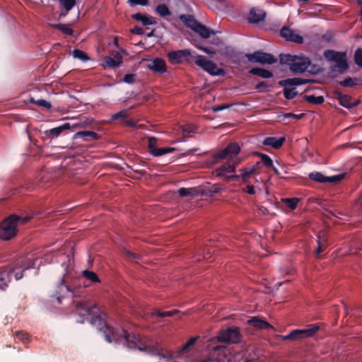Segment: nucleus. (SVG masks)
<instances>
[{
    "instance_id": "1",
    "label": "nucleus",
    "mask_w": 362,
    "mask_h": 362,
    "mask_svg": "<svg viewBox=\"0 0 362 362\" xmlns=\"http://www.w3.org/2000/svg\"><path fill=\"white\" fill-rule=\"evenodd\" d=\"M78 310H83L88 315L91 316V323L97 325L99 329L102 330L105 328L103 334L105 340L109 342H115L117 344H122L123 346L129 349H139L144 351L153 356H158L161 358L165 359L166 362L170 361V353L160 347L158 344L155 346L145 345L141 341L139 335L131 334L124 329H118L110 327L105 320L98 315L99 308L96 305L88 306L83 303H78L76 305Z\"/></svg>"
},
{
    "instance_id": "2",
    "label": "nucleus",
    "mask_w": 362,
    "mask_h": 362,
    "mask_svg": "<svg viewBox=\"0 0 362 362\" xmlns=\"http://www.w3.org/2000/svg\"><path fill=\"white\" fill-rule=\"evenodd\" d=\"M240 151V146L237 142H232L228 144L224 148L220 149L214 154L216 160L228 159L227 162L215 170L214 174L218 177L223 178L227 182L237 181L240 175L231 174L235 171V168L240 164V160L237 155Z\"/></svg>"
},
{
    "instance_id": "3",
    "label": "nucleus",
    "mask_w": 362,
    "mask_h": 362,
    "mask_svg": "<svg viewBox=\"0 0 362 362\" xmlns=\"http://www.w3.org/2000/svg\"><path fill=\"white\" fill-rule=\"evenodd\" d=\"M34 265L30 259L21 257L16 259L11 264L0 268V291H5L11 281V276L13 274L16 280L23 278V272Z\"/></svg>"
},
{
    "instance_id": "4",
    "label": "nucleus",
    "mask_w": 362,
    "mask_h": 362,
    "mask_svg": "<svg viewBox=\"0 0 362 362\" xmlns=\"http://www.w3.org/2000/svg\"><path fill=\"white\" fill-rule=\"evenodd\" d=\"M62 267H64L65 273L63 274L61 282L57 285L54 293L52 295V296L56 297L59 303H61L62 299L69 293L75 296L77 293V286H80V282L76 284L75 281H69L71 267L65 263L62 264Z\"/></svg>"
},
{
    "instance_id": "5",
    "label": "nucleus",
    "mask_w": 362,
    "mask_h": 362,
    "mask_svg": "<svg viewBox=\"0 0 362 362\" xmlns=\"http://www.w3.org/2000/svg\"><path fill=\"white\" fill-rule=\"evenodd\" d=\"M30 217H21L12 214L6 218L0 224V239L9 240L16 235V228L18 223H25L28 222Z\"/></svg>"
},
{
    "instance_id": "6",
    "label": "nucleus",
    "mask_w": 362,
    "mask_h": 362,
    "mask_svg": "<svg viewBox=\"0 0 362 362\" xmlns=\"http://www.w3.org/2000/svg\"><path fill=\"white\" fill-rule=\"evenodd\" d=\"M279 61L281 64H286L295 74H302L307 71L311 64L310 59L305 56H296L289 54H281L279 56Z\"/></svg>"
},
{
    "instance_id": "7",
    "label": "nucleus",
    "mask_w": 362,
    "mask_h": 362,
    "mask_svg": "<svg viewBox=\"0 0 362 362\" xmlns=\"http://www.w3.org/2000/svg\"><path fill=\"white\" fill-rule=\"evenodd\" d=\"M324 56L328 61L335 62L334 65L331 67L332 72L343 74L349 69V66L346 52L327 49L324 52Z\"/></svg>"
},
{
    "instance_id": "8",
    "label": "nucleus",
    "mask_w": 362,
    "mask_h": 362,
    "mask_svg": "<svg viewBox=\"0 0 362 362\" xmlns=\"http://www.w3.org/2000/svg\"><path fill=\"white\" fill-rule=\"evenodd\" d=\"M320 329L317 324H310L305 329H296L288 334L281 336L284 341H300L313 337Z\"/></svg>"
},
{
    "instance_id": "9",
    "label": "nucleus",
    "mask_w": 362,
    "mask_h": 362,
    "mask_svg": "<svg viewBox=\"0 0 362 362\" xmlns=\"http://www.w3.org/2000/svg\"><path fill=\"white\" fill-rule=\"evenodd\" d=\"M199 362H233L230 351L225 345H217L209 353L206 358Z\"/></svg>"
},
{
    "instance_id": "10",
    "label": "nucleus",
    "mask_w": 362,
    "mask_h": 362,
    "mask_svg": "<svg viewBox=\"0 0 362 362\" xmlns=\"http://www.w3.org/2000/svg\"><path fill=\"white\" fill-rule=\"evenodd\" d=\"M241 337L240 329L237 327H231L220 332L216 337L211 339V341H217L235 344L240 341Z\"/></svg>"
},
{
    "instance_id": "11",
    "label": "nucleus",
    "mask_w": 362,
    "mask_h": 362,
    "mask_svg": "<svg viewBox=\"0 0 362 362\" xmlns=\"http://www.w3.org/2000/svg\"><path fill=\"white\" fill-rule=\"evenodd\" d=\"M195 64L203 70L212 76H224L225 71L223 69L217 67L216 64L207 59L205 56L198 55L195 60Z\"/></svg>"
},
{
    "instance_id": "12",
    "label": "nucleus",
    "mask_w": 362,
    "mask_h": 362,
    "mask_svg": "<svg viewBox=\"0 0 362 362\" xmlns=\"http://www.w3.org/2000/svg\"><path fill=\"white\" fill-rule=\"evenodd\" d=\"M169 62L173 64H179L183 62H189L191 52L189 49L170 51L167 54Z\"/></svg>"
},
{
    "instance_id": "13",
    "label": "nucleus",
    "mask_w": 362,
    "mask_h": 362,
    "mask_svg": "<svg viewBox=\"0 0 362 362\" xmlns=\"http://www.w3.org/2000/svg\"><path fill=\"white\" fill-rule=\"evenodd\" d=\"M280 36L289 42L298 44H302L303 42V38L302 36L296 34L294 30L286 26L281 29Z\"/></svg>"
},
{
    "instance_id": "14",
    "label": "nucleus",
    "mask_w": 362,
    "mask_h": 362,
    "mask_svg": "<svg viewBox=\"0 0 362 362\" xmlns=\"http://www.w3.org/2000/svg\"><path fill=\"white\" fill-rule=\"evenodd\" d=\"M334 97L339 100V104L348 109L356 107V103H351V97L348 95L342 94L339 90H335Z\"/></svg>"
},
{
    "instance_id": "15",
    "label": "nucleus",
    "mask_w": 362,
    "mask_h": 362,
    "mask_svg": "<svg viewBox=\"0 0 362 362\" xmlns=\"http://www.w3.org/2000/svg\"><path fill=\"white\" fill-rule=\"evenodd\" d=\"M266 12L263 10L256 8L250 9L247 20L251 23H259L264 21L266 18Z\"/></svg>"
},
{
    "instance_id": "16",
    "label": "nucleus",
    "mask_w": 362,
    "mask_h": 362,
    "mask_svg": "<svg viewBox=\"0 0 362 362\" xmlns=\"http://www.w3.org/2000/svg\"><path fill=\"white\" fill-rule=\"evenodd\" d=\"M147 66L150 70L156 73L162 74L166 72L165 62L160 58H156L151 60Z\"/></svg>"
},
{
    "instance_id": "17",
    "label": "nucleus",
    "mask_w": 362,
    "mask_h": 362,
    "mask_svg": "<svg viewBox=\"0 0 362 362\" xmlns=\"http://www.w3.org/2000/svg\"><path fill=\"white\" fill-rule=\"evenodd\" d=\"M310 82L309 79H305L301 78H286L279 81L278 82V85L283 87L287 86H300L303 84H307Z\"/></svg>"
},
{
    "instance_id": "18",
    "label": "nucleus",
    "mask_w": 362,
    "mask_h": 362,
    "mask_svg": "<svg viewBox=\"0 0 362 362\" xmlns=\"http://www.w3.org/2000/svg\"><path fill=\"white\" fill-rule=\"evenodd\" d=\"M70 128L71 125L67 122L55 128L46 130L45 134L47 138L52 139L58 137L64 131L69 129Z\"/></svg>"
},
{
    "instance_id": "19",
    "label": "nucleus",
    "mask_w": 362,
    "mask_h": 362,
    "mask_svg": "<svg viewBox=\"0 0 362 362\" xmlns=\"http://www.w3.org/2000/svg\"><path fill=\"white\" fill-rule=\"evenodd\" d=\"M177 192L178 194L182 197L194 198L202 194V189L200 187H181L178 189Z\"/></svg>"
},
{
    "instance_id": "20",
    "label": "nucleus",
    "mask_w": 362,
    "mask_h": 362,
    "mask_svg": "<svg viewBox=\"0 0 362 362\" xmlns=\"http://www.w3.org/2000/svg\"><path fill=\"white\" fill-rule=\"evenodd\" d=\"M179 19L186 27L192 29L193 31H194L199 23L192 15L181 14L179 16Z\"/></svg>"
},
{
    "instance_id": "21",
    "label": "nucleus",
    "mask_w": 362,
    "mask_h": 362,
    "mask_svg": "<svg viewBox=\"0 0 362 362\" xmlns=\"http://www.w3.org/2000/svg\"><path fill=\"white\" fill-rule=\"evenodd\" d=\"M285 141L284 137H275V136H269L266 137L262 144L264 146H269L275 149L280 148Z\"/></svg>"
},
{
    "instance_id": "22",
    "label": "nucleus",
    "mask_w": 362,
    "mask_h": 362,
    "mask_svg": "<svg viewBox=\"0 0 362 362\" xmlns=\"http://www.w3.org/2000/svg\"><path fill=\"white\" fill-rule=\"evenodd\" d=\"M100 138L98 134L95 132L91 131H81L76 132L74 135V139H82L84 141H90L98 140Z\"/></svg>"
},
{
    "instance_id": "23",
    "label": "nucleus",
    "mask_w": 362,
    "mask_h": 362,
    "mask_svg": "<svg viewBox=\"0 0 362 362\" xmlns=\"http://www.w3.org/2000/svg\"><path fill=\"white\" fill-rule=\"evenodd\" d=\"M247 322L249 325L258 329H268L273 328L272 325H271L268 322L257 317H253L248 320Z\"/></svg>"
},
{
    "instance_id": "24",
    "label": "nucleus",
    "mask_w": 362,
    "mask_h": 362,
    "mask_svg": "<svg viewBox=\"0 0 362 362\" xmlns=\"http://www.w3.org/2000/svg\"><path fill=\"white\" fill-rule=\"evenodd\" d=\"M104 62L108 68H115L120 66L122 64V57L119 52H116L115 57H105L104 58Z\"/></svg>"
},
{
    "instance_id": "25",
    "label": "nucleus",
    "mask_w": 362,
    "mask_h": 362,
    "mask_svg": "<svg viewBox=\"0 0 362 362\" xmlns=\"http://www.w3.org/2000/svg\"><path fill=\"white\" fill-rule=\"evenodd\" d=\"M249 73L255 76H260L263 78H270L274 76L272 71L259 67L252 68L249 71Z\"/></svg>"
},
{
    "instance_id": "26",
    "label": "nucleus",
    "mask_w": 362,
    "mask_h": 362,
    "mask_svg": "<svg viewBox=\"0 0 362 362\" xmlns=\"http://www.w3.org/2000/svg\"><path fill=\"white\" fill-rule=\"evenodd\" d=\"M195 33H197L202 37L207 39L210 37L211 34H215V31L207 28L206 25L199 23L196 29L194 30Z\"/></svg>"
},
{
    "instance_id": "27",
    "label": "nucleus",
    "mask_w": 362,
    "mask_h": 362,
    "mask_svg": "<svg viewBox=\"0 0 362 362\" xmlns=\"http://www.w3.org/2000/svg\"><path fill=\"white\" fill-rule=\"evenodd\" d=\"M277 62V59L269 53L260 52V59L259 63L261 64H273Z\"/></svg>"
},
{
    "instance_id": "28",
    "label": "nucleus",
    "mask_w": 362,
    "mask_h": 362,
    "mask_svg": "<svg viewBox=\"0 0 362 362\" xmlns=\"http://www.w3.org/2000/svg\"><path fill=\"white\" fill-rule=\"evenodd\" d=\"M308 177L310 180L319 182V183H326L327 182V176L324 175L320 172H313L308 175Z\"/></svg>"
},
{
    "instance_id": "29",
    "label": "nucleus",
    "mask_w": 362,
    "mask_h": 362,
    "mask_svg": "<svg viewBox=\"0 0 362 362\" xmlns=\"http://www.w3.org/2000/svg\"><path fill=\"white\" fill-rule=\"evenodd\" d=\"M326 241L327 239L325 237V233H322L318 236L317 239V247L315 250V255L318 257V255L323 252L325 248L326 247Z\"/></svg>"
},
{
    "instance_id": "30",
    "label": "nucleus",
    "mask_w": 362,
    "mask_h": 362,
    "mask_svg": "<svg viewBox=\"0 0 362 362\" xmlns=\"http://www.w3.org/2000/svg\"><path fill=\"white\" fill-rule=\"evenodd\" d=\"M50 27L56 28L62 31L64 34L72 36L74 35V30L70 28L66 24L62 23H53L50 24Z\"/></svg>"
},
{
    "instance_id": "31",
    "label": "nucleus",
    "mask_w": 362,
    "mask_h": 362,
    "mask_svg": "<svg viewBox=\"0 0 362 362\" xmlns=\"http://www.w3.org/2000/svg\"><path fill=\"white\" fill-rule=\"evenodd\" d=\"M199 338V336L194 337L190 338L185 344L182 345V346L179 350V354H182L185 352H187L189 351L190 348L194 345V344L197 342L198 339Z\"/></svg>"
},
{
    "instance_id": "32",
    "label": "nucleus",
    "mask_w": 362,
    "mask_h": 362,
    "mask_svg": "<svg viewBox=\"0 0 362 362\" xmlns=\"http://www.w3.org/2000/svg\"><path fill=\"white\" fill-rule=\"evenodd\" d=\"M304 100L309 103L314 105L322 104L325 101L323 96H315L314 95H305L303 97Z\"/></svg>"
},
{
    "instance_id": "33",
    "label": "nucleus",
    "mask_w": 362,
    "mask_h": 362,
    "mask_svg": "<svg viewBox=\"0 0 362 362\" xmlns=\"http://www.w3.org/2000/svg\"><path fill=\"white\" fill-rule=\"evenodd\" d=\"M82 276L86 280L90 281L92 283L100 282V280L96 273L89 270H84L82 272Z\"/></svg>"
},
{
    "instance_id": "34",
    "label": "nucleus",
    "mask_w": 362,
    "mask_h": 362,
    "mask_svg": "<svg viewBox=\"0 0 362 362\" xmlns=\"http://www.w3.org/2000/svg\"><path fill=\"white\" fill-rule=\"evenodd\" d=\"M360 79L357 78L347 77L343 81L339 82V83L343 87L353 88L358 84Z\"/></svg>"
},
{
    "instance_id": "35",
    "label": "nucleus",
    "mask_w": 362,
    "mask_h": 362,
    "mask_svg": "<svg viewBox=\"0 0 362 362\" xmlns=\"http://www.w3.org/2000/svg\"><path fill=\"white\" fill-rule=\"evenodd\" d=\"M240 177L242 178L243 182H247V179L252 175L255 174L254 173V168H251V167H247L244 168H241L240 170Z\"/></svg>"
},
{
    "instance_id": "36",
    "label": "nucleus",
    "mask_w": 362,
    "mask_h": 362,
    "mask_svg": "<svg viewBox=\"0 0 362 362\" xmlns=\"http://www.w3.org/2000/svg\"><path fill=\"white\" fill-rule=\"evenodd\" d=\"M255 154L261 158L262 164L267 168L273 167V160L268 155L259 152H255Z\"/></svg>"
},
{
    "instance_id": "37",
    "label": "nucleus",
    "mask_w": 362,
    "mask_h": 362,
    "mask_svg": "<svg viewBox=\"0 0 362 362\" xmlns=\"http://www.w3.org/2000/svg\"><path fill=\"white\" fill-rule=\"evenodd\" d=\"M156 11L161 17H166L171 15L170 11L165 4H158L156 8Z\"/></svg>"
},
{
    "instance_id": "38",
    "label": "nucleus",
    "mask_w": 362,
    "mask_h": 362,
    "mask_svg": "<svg viewBox=\"0 0 362 362\" xmlns=\"http://www.w3.org/2000/svg\"><path fill=\"white\" fill-rule=\"evenodd\" d=\"M299 201L300 199L296 197L282 199V202L286 205V206L292 210L296 209Z\"/></svg>"
},
{
    "instance_id": "39",
    "label": "nucleus",
    "mask_w": 362,
    "mask_h": 362,
    "mask_svg": "<svg viewBox=\"0 0 362 362\" xmlns=\"http://www.w3.org/2000/svg\"><path fill=\"white\" fill-rule=\"evenodd\" d=\"M175 151V149L174 148H171V147L160 148H157V149L152 151V155L153 156H163L166 153H173Z\"/></svg>"
},
{
    "instance_id": "40",
    "label": "nucleus",
    "mask_w": 362,
    "mask_h": 362,
    "mask_svg": "<svg viewBox=\"0 0 362 362\" xmlns=\"http://www.w3.org/2000/svg\"><path fill=\"white\" fill-rule=\"evenodd\" d=\"M297 95L298 92L295 88H288L287 87H284V95L286 99L292 100L295 98Z\"/></svg>"
},
{
    "instance_id": "41",
    "label": "nucleus",
    "mask_w": 362,
    "mask_h": 362,
    "mask_svg": "<svg viewBox=\"0 0 362 362\" xmlns=\"http://www.w3.org/2000/svg\"><path fill=\"white\" fill-rule=\"evenodd\" d=\"M180 311L178 310H173L170 311L160 312L158 310H155L152 312L153 315H158L160 317H172L174 315L179 313Z\"/></svg>"
},
{
    "instance_id": "42",
    "label": "nucleus",
    "mask_w": 362,
    "mask_h": 362,
    "mask_svg": "<svg viewBox=\"0 0 362 362\" xmlns=\"http://www.w3.org/2000/svg\"><path fill=\"white\" fill-rule=\"evenodd\" d=\"M73 57L76 59L81 60L82 62H86L89 59V57H88L87 54L85 52L78 49H74Z\"/></svg>"
},
{
    "instance_id": "43",
    "label": "nucleus",
    "mask_w": 362,
    "mask_h": 362,
    "mask_svg": "<svg viewBox=\"0 0 362 362\" xmlns=\"http://www.w3.org/2000/svg\"><path fill=\"white\" fill-rule=\"evenodd\" d=\"M61 6L66 11H71L76 3V0H58Z\"/></svg>"
},
{
    "instance_id": "44",
    "label": "nucleus",
    "mask_w": 362,
    "mask_h": 362,
    "mask_svg": "<svg viewBox=\"0 0 362 362\" xmlns=\"http://www.w3.org/2000/svg\"><path fill=\"white\" fill-rule=\"evenodd\" d=\"M221 188L217 185H213L210 187L206 188L204 190L202 189V195H213L220 192Z\"/></svg>"
},
{
    "instance_id": "45",
    "label": "nucleus",
    "mask_w": 362,
    "mask_h": 362,
    "mask_svg": "<svg viewBox=\"0 0 362 362\" xmlns=\"http://www.w3.org/2000/svg\"><path fill=\"white\" fill-rule=\"evenodd\" d=\"M260 52L261 51H255L251 54H246L245 57L252 63H259L260 59Z\"/></svg>"
},
{
    "instance_id": "46",
    "label": "nucleus",
    "mask_w": 362,
    "mask_h": 362,
    "mask_svg": "<svg viewBox=\"0 0 362 362\" xmlns=\"http://www.w3.org/2000/svg\"><path fill=\"white\" fill-rule=\"evenodd\" d=\"M30 101L32 103H34L40 107H44L47 109H50L52 107L51 103L45 100H35L34 98H30Z\"/></svg>"
},
{
    "instance_id": "47",
    "label": "nucleus",
    "mask_w": 362,
    "mask_h": 362,
    "mask_svg": "<svg viewBox=\"0 0 362 362\" xmlns=\"http://www.w3.org/2000/svg\"><path fill=\"white\" fill-rule=\"evenodd\" d=\"M354 62L358 66L362 67V48H358L355 51Z\"/></svg>"
},
{
    "instance_id": "48",
    "label": "nucleus",
    "mask_w": 362,
    "mask_h": 362,
    "mask_svg": "<svg viewBox=\"0 0 362 362\" xmlns=\"http://www.w3.org/2000/svg\"><path fill=\"white\" fill-rule=\"evenodd\" d=\"M127 117H128L127 112L126 110H121V111L112 115L111 117V119L112 120L122 119L124 121Z\"/></svg>"
},
{
    "instance_id": "49",
    "label": "nucleus",
    "mask_w": 362,
    "mask_h": 362,
    "mask_svg": "<svg viewBox=\"0 0 362 362\" xmlns=\"http://www.w3.org/2000/svg\"><path fill=\"white\" fill-rule=\"evenodd\" d=\"M148 148L152 154V151L157 149V139L155 137L148 138Z\"/></svg>"
},
{
    "instance_id": "50",
    "label": "nucleus",
    "mask_w": 362,
    "mask_h": 362,
    "mask_svg": "<svg viewBox=\"0 0 362 362\" xmlns=\"http://www.w3.org/2000/svg\"><path fill=\"white\" fill-rule=\"evenodd\" d=\"M141 23L142 25L144 26L156 24L155 18L152 16H148L146 15L144 16L143 20L141 21Z\"/></svg>"
},
{
    "instance_id": "51",
    "label": "nucleus",
    "mask_w": 362,
    "mask_h": 362,
    "mask_svg": "<svg viewBox=\"0 0 362 362\" xmlns=\"http://www.w3.org/2000/svg\"><path fill=\"white\" fill-rule=\"evenodd\" d=\"M269 87L267 82L266 81H260L255 86V89L259 93L266 92L267 88Z\"/></svg>"
},
{
    "instance_id": "52",
    "label": "nucleus",
    "mask_w": 362,
    "mask_h": 362,
    "mask_svg": "<svg viewBox=\"0 0 362 362\" xmlns=\"http://www.w3.org/2000/svg\"><path fill=\"white\" fill-rule=\"evenodd\" d=\"M123 254L129 259V260H134L139 258V255L135 253H133L130 252L129 250L127 249H123Z\"/></svg>"
},
{
    "instance_id": "53",
    "label": "nucleus",
    "mask_w": 362,
    "mask_h": 362,
    "mask_svg": "<svg viewBox=\"0 0 362 362\" xmlns=\"http://www.w3.org/2000/svg\"><path fill=\"white\" fill-rule=\"evenodd\" d=\"M343 174L336 175L333 176H327V182L337 183L341 181L344 177Z\"/></svg>"
},
{
    "instance_id": "54",
    "label": "nucleus",
    "mask_w": 362,
    "mask_h": 362,
    "mask_svg": "<svg viewBox=\"0 0 362 362\" xmlns=\"http://www.w3.org/2000/svg\"><path fill=\"white\" fill-rule=\"evenodd\" d=\"M343 174L336 175L333 176H327V182L337 183L341 181L344 177Z\"/></svg>"
},
{
    "instance_id": "55",
    "label": "nucleus",
    "mask_w": 362,
    "mask_h": 362,
    "mask_svg": "<svg viewBox=\"0 0 362 362\" xmlns=\"http://www.w3.org/2000/svg\"><path fill=\"white\" fill-rule=\"evenodd\" d=\"M136 75L134 74H128L124 76L123 81L126 83L133 84L135 82Z\"/></svg>"
},
{
    "instance_id": "56",
    "label": "nucleus",
    "mask_w": 362,
    "mask_h": 362,
    "mask_svg": "<svg viewBox=\"0 0 362 362\" xmlns=\"http://www.w3.org/2000/svg\"><path fill=\"white\" fill-rule=\"evenodd\" d=\"M148 2V0H128V3L131 6L136 5L146 6Z\"/></svg>"
},
{
    "instance_id": "57",
    "label": "nucleus",
    "mask_w": 362,
    "mask_h": 362,
    "mask_svg": "<svg viewBox=\"0 0 362 362\" xmlns=\"http://www.w3.org/2000/svg\"><path fill=\"white\" fill-rule=\"evenodd\" d=\"M16 337L18 339L21 340L23 342L25 343L28 341V334L26 332L23 331H19L16 332Z\"/></svg>"
},
{
    "instance_id": "58",
    "label": "nucleus",
    "mask_w": 362,
    "mask_h": 362,
    "mask_svg": "<svg viewBox=\"0 0 362 362\" xmlns=\"http://www.w3.org/2000/svg\"><path fill=\"white\" fill-rule=\"evenodd\" d=\"M131 33L134 35H143L144 34V30L142 28L139 26H135L133 28L131 29Z\"/></svg>"
},
{
    "instance_id": "59",
    "label": "nucleus",
    "mask_w": 362,
    "mask_h": 362,
    "mask_svg": "<svg viewBox=\"0 0 362 362\" xmlns=\"http://www.w3.org/2000/svg\"><path fill=\"white\" fill-rule=\"evenodd\" d=\"M230 106H231V105L223 104L221 105H218V106L214 107L213 110H214V112H217L223 110L225 109H227Z\"/></svg>"
},
{
    "instance_id": "60",
    "label": "nucleus",
    "mask_w": 362,
    "mask_h": 362,
    "mask_svg": "<svg viewBox=\"0 0 362 362\" xmlns=\"http://www.w3.org/2000/svg\"><path fill=\"white\" fill-rule=\"evenodd\" d=\"M262 166V162L261 161H257L255 165L250 166L251 168H254V173L255 174L257 173H259V169Z\"/></svg>"
},
{
    "instance_id": "61",
    "label": "nucleus",
    "mask_w": 362,
    "mask_h": 362,
    "mask_svg": "<svg viewBox=\"0 0 362 362\" xmlns=\"http://www.w3.org/2000/svg\"><path fill=\"white\" fill-rule=\"evenodd\" d=\"M124 124L126 126L131 127H136V122L133 119H132L126 118L125 120H124Z\"/></svg>"
},
{
    "instance_id": "62",
    "label": "nucleus",
    "mask_w": 362,
    "mask_h": 362,
    "mask_svg": "<svg viewBox=\"0 0 362 362\" xmlns=\"http://www.w3.org/2000/svg\"><path fill=\"white\" fill-rule=\"evenodd\" d=\"M145 15L141 13H134L132 15V18L136 20V21H141L143 20L144 17Z\"/></svg>"
},
{
    "instance_id": "63",
    "label": "nucleus",
    "mask_w": 362,
    "mask_h": 362,
    "mask_svg": "<svg viewBox=\"0 0 362 362\" xmlns=\"http://www.w3.org/2000/svg\"><path fill=\"white\" fill-rule=\"evenodd\" d=\"M199 49L203 50L206 54H215V52H216L215 50L213 48H211V47H200Z\"/></svg>"
},
{
    "instance_id": "64",
    "label": "nucleus",
    "mask_w": 362,
    "mask_h": 362,
    "mask_svg": "<svg viewBox=\"0 0 362 362\" xmlns=\"http://www.w3.org/2000/svg\"><path fill=\"white\" fill-rule=\"evenodd\" d=\"M245 362H263L261 359L257 358H249L247 357L245 358Z\"/></svg>"
}]
</instances>
